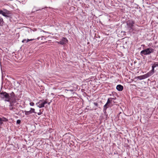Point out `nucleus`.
<instances>
[{
    "label": "nucleus",
    "mask_w": 158,
    "mask_h": 158,
    "mask_svg": "<svg viewBox=\"0 0 158 158\" xmlns=\"http://www.w3.org/2000/svg\"><path fill=\"white\" fill-rule=\"evenodd\" d=\"M152 66L154 68H155L157 67H158V63L155 62L154 64H152Z\"/></svg>",
    "instance_id": "obj_17"
},
{
    "label": "nucleus",
    "mask_w": 158,
    "mask_h": 158,
    "mask_svg": "<svg viewBox=\"0 0 158 158\" xmlns=\"http://www.w3.org/2000/svg\"><path fill=\"white\" fill-rule=\"evenodd\" d=\"M154 51V49L151 47L149 48L141 51L140 52V55L142 56H143L144 55H149L153 53Z\"/></svg>",
    "instance_id": "obj_2"
},
{
    "label": "nucleus",
    "mask_w": 158,
    "mask_h": 158,
    "mask_svg": "<svg viewBox=\"0 0 158 158\" xmlns=\"http://www.w3.org/2000/svg\"><path fill=\"white\" fill-rule=\"evenodd\" d=\"M30 105L31 106H33L34 105V103L33 102H31L30 103Z\"/></svg>",
    "instance_id": "obj_21"
},
{
    "label": "nucleus",
    "mask_w": 158,
    "mask_h": 158,
    "mask_svg": "<svg viewBox=\"0 0 158 158\" xmlns=\"http://www.w3.org/2000/svg\"><path fill=\"white\" fill-rule=\"evenodd\" d=\"M123 89V86L121 85H118L116 86V89L119 91H122Z\"/></svg>",
    "instance_id": "obj_12"
},
{
    "label": "nucleus",
    "mask_w": 158,
    "mask_h": 158,
    "mask_svg": "<svg viewBox=\"0 0 158 158\" xmlns=\"http://www.w3.org/2000/svg\"><path fill=\"white\" fill-rule=\"evenodd\" d=\"M109 106V105L108 104H107L106 102V103L105 105L104 106L103 108V110L104 111H106V110L107 108H108V106Z\"/></svg>",
    "instance_id": "obj_16"
},
{
    "label": "nucleus",
    "mask_w": 158,
    "mask_h": 158,
    "mask_svg": "<svg viewBox=\"0 0 158 158\" xmlns=\"http://www.w3.org/2000/svg\"><path fill=\"white\" fill-rule=\"evenodd\" d=\"M0 14L7 18L10 17L11 16L10 12L5 9L3 10H0Z\"/></svg>",
    "instance_id": "obj_3"
},
{
    "label": "nucleus",
    "mask_w": 158,
    "mask_h": 158,
    "mask_svg": "<svg viewBox=\"0 0 158 158\" xmlns=\"http://www.w3.org/2000/svg\"><path fill=\"white\" fill-rule=\"evenodd\" d=\"M12 94H14L15 98H16L15 94L12 92L10 94H8L6 92H2L0 93V97L2 99H4L6 102H9L11 100V98Z\"/></svg>",
    "instance_id": "obj_1"
},
{
    "label": "nucleus",
    "mask_w": 158,
    "mask_h": 158,
    "mask_svg": "<svg viewBox=\"0 0 158 158\" xmlns=\"http://www.w3.org/2000/svg\"><path fill=\"white\" fill-rule=\"evenodd\" d=\"M8 121V119L2 117L0 118V126H1L3 123V122H6Z\"/></svg>",
    "instance_id": "obj_11"
},
{
    "label": "nucleus",
    "mask_w": 158,
    "mask_h": 158,
    "mask_svg": "<svg viewBox=\"0 0 158 158\" xmlns=\"http://www.w3.org/2000/svg\"><path fill=\"white\" fill-rule=\"evenodd\" d=\"M24 113L25 115L27 116H29V115L32 113H35V109L34 108H31L30 110L29 111H27L25 110Z\"/></svg>",
    "instance_id": "obj_6"
},
{
    "label": "nucleus",
    "mask_w": 158,
    "mask_h": 158,
    "mask_svg": "<svg viewBox=\"0 0 158 158\" xmlns=\"http://www.w3.org/2000/svg\"><path fill=\"white\" fill-rule=\"evenodd\" d=\"M68 40L66 38L63 37L60 41H57L56 43L58 44L61 45H64L67 43Z\"/></svg>",
    "instance_id": "obj_7"
},
{
    "label": "nucleus",
    "mask_w": 158,
    "mask_h": 158,
    "mask_svg": "<svg viewBox=\"0 0 158 158\" xmlns=\"http://www.w3.org/2000/svg\"><path fill=\"white\" fill-rule=\"evenodd\" d=\"M127 27L128 29L131 30L133 29L134 24L135 23V22L132 20H129L127 22Z\"/></svg>",
    "instance_id": "obj_5"
},
{
    "label": "nucleus",
    "mask_w": 158,
    "mask_h": 158,
    "mask_svg": "<svg viewBox=\"0 0 158 158\" xmlns=\"http://www.w3.org/2000/svg\"><path fill=\"white\" fill-rule=\"evenodd\" d=\"M8 102L10 103V105H9L10 110H13L14 109L13 107L14 104L16 102V98H15L14 94H12V95L11 96V100Z\"/></svg>",
    "instance_id": "obj_4"
},
{
    "label": "nucleus",
    "mask_w": 158,
    "mask_h": 158,
    "mask_svg": "<svg viewBox=\"0 0 158 158\" xmlns=\"http://www.w3.org/2000/svg\"><path fill=\"white\" fill-rule=\"evenodd\" d=\"M35 39H28L27 40H26V39H24V40H23L22 41V42H23V43H24V42L27 43V42H29V41L33 40H35Z\"/></svg>",
    "instance_id": "obj_14"
},
{
    "label": "nucleus",
    "mask_w": 158,
    "mask_h": 158,
    "mask_svg": "<svg viewBox=\"0 0 158 158\" xmlns=\"http://www.w3.org/2000/svg\"><path fill=\"white\" fill-rule=\"evenodd\" d=\"M149 77L148 76L147 73L144 74L143 75H141L139 76H137L135 77V79H137L139 80H141L142 79H146L148 77Z\"/></svg>",
    "instance_id": "obj_8"
},
{
    "label": "nucleus",
    "mask_w": 158,
    "mask_h": 158,
    "mask_svg": "<svg viewBox=\"0 0 158 158\" xmlns=\"http://www.w3.org/2000/svg\"><path fill=\"white\" fill-rule=\"evenodd\" d=\"M69 91L71 92V93L73 94L74 93V89H65V91Z\"/></svg>",
    "instance_id": "obj_18"
},
{
    "label": "nucleus",
    "mask_w": 158,
    "mask_h": 158,
    "mask_svg": "<svg viewBox=\"0 0 158 158\" xmlns=\"http://www.w3.org/2000/svg\"><path fill=\"white\" fill-rule=\"evenodd\" d=\"M155 68L152 66V70L148 72L147 73L148 77H149L152 75L155 72L154 70Z\"/></svg>",
    "instance_id": "obj_10"
},
{
    "label": "nucleus",
    "mask_w": 158,
    "mask_h": 158,
    "mask_svg": "<svg viewBox=\"0 0 158 158\" xmlns=\"http://www.w3.org/2000/svg\"><path fill=\"white\" fill-rule=\"evenodd\" d=\"M21 123V120H18L16 121V123L17 124H19Z\"/></svg>",
    "instance_id": "obj_20"
},
{
    "label": "nucleus",
    "mask_w": 158,
    "mask_h": 158,
    "mask_svg": "<svg viewBox=\"0 0 158 158\" xmlns=\"http://www.w3.org/2000/svg\"><path fill=\"white\" fill-rule=\"evenodd\" d=\"M40 38V37H38V38H37V40H39V39Z\"/></svg>",
    "instance_id": "obj_25"
},
{
    "label": "nucleus",
    "mask_w": 158,
    "mask_h": 158,
    "mask_svg": "<svg viewBox=\"0 0 158 158\" xmlns=\"http://www.w3.org/2000/svg\"><path fill=\"white\" fill-rule=\"evenodd\" d=\"M141 46L142 47H145V45H144V44H142V45H141Z\"/></svg>",
    "instance_id": "obj_24"
},
{
    "label": "nucleus",
    "mask_w": 158,
    "mask_h": 158,
    "mask_svg": "<svg viewBox=\"0 0 158 158\" xmlns=\"http://www.w3.org/2000/svg\"><path fill=\"white\" fill-rule=\"evenodd\" d=\"M114 98H109L108 100L107 101V104H108L109 105H110V103H112V102L113 101V100H114Z\"/></svg>",
    "instance_id": "obj_13"
},
{
    "label": "nucleus",
    "mask_w": 158,
    "mask_h": 158,
    "mask_svg": "<svg viewBox=\"0 0 158 158\" xmlns=\"http://www.w3.org/2000/svg\"><path fill=\"white\" fill-rule=\"evenodd\" d=\"M94 104L96 106H98V104L97 103V102H94Z\"/></svg>",
    "instance_id": "obj_22"
},
{
    "label": "nucleus",
    "mask_w": 158,
    "mask_h": 158,
    "mask_svg": "<svg viewBox=\"0 0 158 158\" xmlns=\"http://www.w3.org/2000/svg\"><path fill=\"white\" fill-rule=\"evenodd\" d=\"M50 102H48V105H50Z\"/></svg>",
    "instance_id": "obj_26"
},
{
    "label": "nucleus",
    "mask_w": 158,
    "mask_h": 158,
    "mask_svg": "<svg viewBox=\"0 0 158 158\" xmlns=\"http://www.w3.org/2000/svg\"><path fill=\"white\" fill-rule=\"evenodd\" d=\"M43 100H40L39 102L36 104L37 107L40 108H41L44 106V103L43 102Z\"/></svg>",
    "instance_id": "obj_9"
},
{
    "label": "nucleus",
    "mask_w": 158,
    "mask_h": 158,
    "mask_svg": "<svg viewBox=\"0 0 158 158\" xmlns=\"http://www.w3.org/2000/svg\"><path fill=\"white\" fill-rule=\"evenodd\" d=\"M52 95H54V94H53V93H52Z\"/></svg>",
    "instance_id": "obj_27"
},
{
    "label": "nucleus",
    "mask_w": 158,
    "mask_h": 158,
    "mask_svg": "<svg viewBox=\"0 0 158 158\" xmlns=\"http://www.w3.org/2000/svg\"><path fill=\"white\" fill-rule=\"evenodd\" d=\"M42 114V113L41 112H39L37 113V114L38 115H41V114Z\"/></svg>",
    "instance_id": "obj_23"
},
{
    "label": "nucleus",
    "mask_w": 158,
    "mask_h": 158,
    "mask_svg": "<svg viewBox=\"0 0 158 158\" xmlns=\"http://www.w3.org/2000/svg\"><path fill=\"white\" fill-rule=\"evenodd\" d=\"M4 23V22L3 21V19L1 17H0V26H3Z\"/></svg>",
    "instance_id": "obj_15"
},
{
    "label": "nucleus",
    "mask_w": 158,
    "mask_h": 158,
    "mask_svg": "<svg viewBox=\"0 0 158 158\" xmlns=\"http://www.w3.org/2000/svg\"><path fill=\"white\" fill-rule=\"evenodd\" d=\"M43 102L44 103V105L45 104L48 103V102L46 100L44 101L43 100Z\"/></svg>",
    "instance_id": "obj_19"
}]
</instances>
